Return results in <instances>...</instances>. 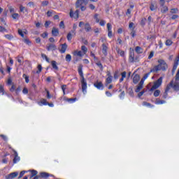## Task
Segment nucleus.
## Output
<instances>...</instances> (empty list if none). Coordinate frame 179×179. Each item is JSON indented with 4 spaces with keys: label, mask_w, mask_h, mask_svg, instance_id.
<instances>
[{
    "label": "nucleus",
    "mask_w": 179,
    "mask_h": 179,
    "mask_svg": "<svg viewBox=\"0 0 179 179\" xmlns=\"http://www.w3.org/2000/svg\"><path fill=\"white\" fill-rule=\"evenodd\" d=\"M172 89H173L175 92H179V83L176 81L172 83Z\"/></svg>",
    "instance_id": "nucleus-13"
},
{
    "label": "nucleus",
    "mask_w": 179,
    "mask_h": 179,
    "mask_svg": "<svg viewBox=\"0 0 179 179\" xmlns=\"http://www.w3.org/2000/svg\"><path fill=\"white\" fill-rule=\"evenodd\" d=\"M54 13H55V12L48 10V11L47 12V16H48V17H50V16H52V15H54Z\"/></svg>",
    "instance_id": "nucleus-41"
},
{
    "label": "nucleus",
    "mask_w": 179,
    "mask_h": 179,
    "mask_svg": "<svg viewBox=\"0 0 179 179\" xmlns=\"http://www.w3.org/2000/svg\"><path fill=\"white\" fill-rule=\"evenodd\" d=\"M70 17H74V19H78L79 17V10H76L73 13V10H70Z\"/></svg>",
    "instance_id": "nucleus-5"
},
{
    "label": "nucleus",
    "mask_w": 179,
    "mask_h": 179,
    "mask_svg": "<svg viewBox=\"0 0 179 179\" xmlns=\"http://www.w3.org/2000/svg\"><path fill=\"white\" fill-rule=\"evenodd\" d=\"M157 62L158 65L154 66L153 69L150 70V72L156 73L159 72V71H163L164 72L167 71L169 66L167 65V63H166V61L159 59Z\"/></svg>",
    "instance_id": "nucleus-1"
},
{
    "label": "nucleus",
    "mask_w": 179,
    "mask_h": 179,
    "mask_svg": "<svg viewBox=\"0 0 179 179\" xmlns=\"http://www.w3.org/2000/svg\"><path fill=\"white\" fill-rule=\"evenodd\" d=\"M134 22H130L129 24V27L130 29H131V30H132V29H134Z\"/></svg>",
    "instance_id": "nucleus-64"
},
{
    "label": "nucleus",
    "mask_w": 179,
    "mask_h": 179,
    "mask_svg": "<svg viewBox=\"0 0 179 179\" xmlns=\"http://www.w3.org/2000/svg\"><path fill=\"white\" fill-rule=\"evenodd\" d=\"M153 55H155V52H153V51L150 52V53L148 56V59H152V58H153Z\"/></svg>",
    "instance_id": "nucleus-53"
},
{
    "label": "nucleus",
    "mask_w": 179,
    "mask_h": 179,
    "mask_svg": "<svg viewBox=\"0 0 179 179\" xmlns=\"http://www.w3.org/2000/svg\"><path fill=\"white\" fill-rule=\"evenodd\" d=\"M54 176L50 175V173H47V172H41L40 173V177H41L42 178H48V177H53Z\"/></svg>",
    "instance_id": "nucleus-16"
},
{
    "label": "nucleus",
    "mask_w": 179,
    "mask_h": 179,
    "mask_svg": "<svg viewBox=\"0 0 179 179\" xmlns=\"http://www.w3.org/2000/svg\"><path fill=\"white\" fill-rule=\"evenodd\" d=\"M164 3H166V1L164 0H159L160 6H164Z\"/></svg>",
    "instance_id": "nucleus-59"
},
{
    "label": "nucleus",
    "mask_w": 179,
    "mask_h": 179,
    "mask_svg": "<svg viewBox=\"0 0 179 179\" xmlns=\"http://www.w3.org/2000/svg\"><path fill=\"white\" fill-rule=\"evenodd\" d=\"M150 71L149 72V73H145V75H144V76L143 77V78L141 79V80H143V83H145V80H146V78H149V75H150Z\"/></svg>",
    "instance_id": "nucleus-28"
},
{
    "label": "nucleus",
    "mask_w": 179,
    "mask_h": 179,
    "mask_svg": "<svg viewBox=\"0 0 179 179\" xmlns=\"http://www.w3.org/2000/svg\"><path fill=\"white\" fill-rule=\"evenodd\" d=\"M4 37H6V38H7V40H12L13 38V35H12V34H6L4 36Z\"/></svg>",
    "instance_id": "nucleus-34"
},
{
    "label": "nucleus",
    "mask_w": 179,
    "mask_h": 179,
    "mask_svg": "<svg viewBox=\"0 0 179 179\" xmlns=\"http://www.w3.org/2000/svg\"><path fill=\"white\" fill-rule=\"evenodd\" d=\"M50 24H51V22L50 21H46L45 22V27H48Z\"/></svg>",
    "instance_id": "nucleus-61"
},
{
    "label": "nucleus",
    "mask_w": 179,
    "mask_h": 179,
    "mask_svg": "<svg viewBox=\"0 0 179 179\" xmlns=\"http://www.w3.org/2000/svg\"><path fill=\"white\" fill-rule=\"evenodd\" d=\"M68 49V45L66 43L61 44V48L59 49V52L61 54H65L66 50Z\"/></svg>",
    "instance_id": "nucleus-9"
},
{
    "label": "nucleus",
    "mask_w": 179,
    "mask_h": 179,
    "mask_svg": "<svg viewBox=\"0 0 179 179\" xmlns=\"http://www.w3.org/2000/svg\"><path fill=\"white\" fill-rule=\"evenodd\" d=\"M51 64H52L53 69L58 71V66H57V62L53 60L51 62Z\"/></svg>",
    "instance_id": "nucleus-24"
},
{
    "label": "nucleus",
    "mask_w": 179,
    "mask_h": 179,
    "mask_svg": "<svg viewBox=\"0 0 179 179\" xmlns=\"http://www.w3.org/2000/svg\"><path fill=\"white\" fill-rule=\"evenodd\" d=\"M96 65L100 68L101 71H103V64H101V62H98L96 63Z\"/></svg>",
    "instance_id": "nucleus-43"
},
{
    "label": "nucleus",
    "mask_w": 179,
    "mask_h": 179,
    "mask_svg": "<svg viewBox=\"0 0 179 179\" xmlns=\"http://www.w3.org/2000/svg\"><path fill=\"white\" fill-rule=\"evenodd\" d=\"M20 12H24V10H26V7L23 6H20Z\"/></svg>",
    "instance_id": "nucleus-58"
},
{
    "label": "nucleus",
    "mask_w": 179,
    "mask_h": 179,
    "mask_svg": "<svg viewBox=\"0 0 179 179\" xmlns=\"http://www.w3.org/2000/svg\"><path fill=\"white\" fill-rule=\"evenodd\" d=\"M94 19H95L96 23H99L100 22V19H99V14L94 15Z\"/></svg>",
    "instance_id": "nucleus-49"
},
{
    "label": "nucleus",
    "mask_w": 179,
    "mask_h": 179,
    "mask_svg": "<svg viewBox=\"0 0 179 179\" xmlns=\"http://www.w3.org/2000/svg\"><path fill=\"white\" fill-rule=\"evenodd\" d=\"M73 55H77V57H83V55H85L84 53L82 52V51H78V50H76L74 51L73 52Z\"/></svg>",
    "instance_id": "nucleus-21"
},
{
    "label": "nucleus",
    "mask_w": 179,
    "mask_h": 179,
    "mask_svg": "<svg viewBox=\"0 0 179 179\" xmlns=\"http://www.w3.org/2000/svg\"><path fill=\"white\" fill-rule=\"evenodd\" d=\"M18 34H20L21 37L24 38V34H23V31H22V29H18Z\"/></svg>",
    "instance_id": "nucleus-51"
},
{
    "label": "nucleus",
    "mask_w": 179,
    "mask_h": 179,
    "mask_svg": "<svg viewBox=\"0 0 179 179\" xmlns=\"http://www.w3.org/2000/svg\"><path fill=\"white\" fill-rule=\"evenodd\" d=\"M166 101L160 99H157L155 100V104H165Z\"/></svg>",
    "instance_id": "nucleus-22"
},
{
    "label": "nucleus",
    "mask_w": 179,
    "mask_h": 179,
    "mask_svg": "<svg viewBox=\"0 0 179 179\" xmlns=\"http://www.w3.org/2000/svg\"><path fill=\"white\" fill-rule=\"evenodd\" d=\"M26 173H27V171H22L20 173V176H18V179L22 178V177H23Z\"/></svg>",
    "instance_id": "nucleus-35"
},
{
    "label": "nucleus",
    "mask_w": 179,
    "mask_h": 179,
    "mask_svg": "<svg viewBox=\"0 0 179 179\" xmlns=\"http://www.w3.org/2000/svg\"><path fill=\"white\" fill-rule=\"evenodd\" d=\"M2 94L3 95L5 94V89L3 88V85H0V94Z\"/></svg>",
    "instance_id": "nucleus-36"
},
{
    "label": "nucleus",
    "mask_w": 179,
    "mask_h": 179,
    "mask_svg": "<svg viewBox=\"0 0 179 179\" xmlns=\"http://www.w3.org/2000/svg\"><path fill=\"white\" fill-rule=\"evenodd\" d=\"M108 50V48L106 45V43L102 44V53L105 57H107V50Z\"/></svg>",
    "instance_id": "nucleus-14"
},
{
    "label": "nucleus",
    "mask_w": 179,
    "mask_h": 179,
    "mask_svg": "<svg viewBox=\"0 0 179 179\" xmlns=\"http://www.w3.org/2000/svg\"><path fill=\"white\" fill-rule=\"evenodd\" d=\"M89 3V0H77L76 2V8H80L82 5H87Z\"/></svg>",
    "instance_id": "nucleus-4"
},
{
    "label": "nucleus",
    "mask_w": 179,
    "mask_h": 179,
    "mask_svg": "<svg viewBox=\"0 0 179 179\" xmlns=\"http://www.w3.org/2000/svg\"><path fill=\"white\" fill-rule=\"evenodd\" d=\"M129 62H135V52H134V50H131L129 52Z\"/></svg>",
    "instance_id": "nucleus-11"
},
{
    "label": "nucleus",
    "mask_w": 179,
    "mask_h": 179,
    "mask_svg": "<svg viewBox=\"0 0 179 179\" xmlns=\"http://www.w3.org/2000/svg\"><path fill=\"white\" fill-rule=\"evenodd\" d=\"M42 6H47L49 3L48 1H43L41 2Z\"/></svg>",
    "instance_id": "nucleus-54"
},
{
    "label": "nucleus",
    "mask_w": 179,
    "mask_h": 179,
    "mask_svg": "<svg viewBox=\"0 0 179 179\" xmlns=\"http://www.w3.org/2000/svg\"><path fill=\"white\" fill-rule=\"evenodd\" d=\"M0 137L2 138V139H3V141H5L6 142V141H8V137L3 134H1Z\"/></svg>",
    "instance_id": "nucleus-55"
},
{
    "label": "nucleus",
    "mask_w": 179,
    "mask_h": 179,
    "mask_svg": "<svg viewBox=\"0 0 179 179\" xmlns=\"http://www.w3.org/2000/svg\"><path fill=\"white\" fill-rule=\"evenodd\" d=\"M64 100L69 103H75V101H76V98H65Z\"/></svg>",
    "instance_id": "nucleus-25"
},
{
    "label": "nucleus",
    "mask_w": 179,
    "mask_h": 179,
    "mask_svg": "<svg viewBox=\"0 0 179 179\" xmlns=\"http://www.w3.org/2000/svg\"><path fill=\"white\" fill-rule=\"evenodd\" d=\"M12 17H13V19H19V14L18 13H13V15H12Z\"/></svg>",
    "instance_id": "nucleus-46"
},
{
    "label": "nucleus",
    "mask_w": 179,
    "mask_h": 179,
    "mask_svg": "<svg viewBox=\"0 0 179 179\" xmlns=\"http://www.w3.org/2000/svg\"><path fill=\"white\" fill-rule=\"evenodd\" d=\"M41 57L43 59H45L46 62H50V59L47 57L45 54L42 53Z\"/></svg>",
    "instance_id": "nucleus-31"
},
{
    "label": "nucleus",
    "mask_w": 179,
    "mask_h": 179,
    "mask_svg": "<svg viewBox=\"0 0 179 179\" xmlns=\"http://www.w3.org/2000/svg\"><path fill=\"white\" fill-rule=\"evenodd\" d=\"M169 96V91H164L163 95H162V99H167Z\"/></svg>",
    "instance_id": "nucleus-37"
},
{
    "label": "nucleus",
    "mask_w": 179,
    "mask_h": 179,
    "mask_svg": "<svg viewBox=\"0 0 179 179\" xmlns=\"http://www.w3.org/2000/svg\"><path fill=\"white\" fill-rule=\"evenodd\" d=\"M179 16L178 15H173L172 17L170 18V20H176V19H178Z\"/></svg>",
    "instance_id": "nucleus-50"
},
{
    "label": "nucleus",
    "mask_w": 179,
    "mask_h": 179,
    "mask_svg": "<svg viewBox=\"0 0 179 179\" xmlns=\"http://www.w3.org/2000/svg\"><path fill=\"white\" fill-rule=\"evenodd\" d=\"M72 34L71 32H69L68 34H67V40L68 41H71V40H72Z\"/></svg>",
    "instance_id": "nucleus-42"
},
{
    "label": "nucleus",
    "mask_w": 179,
    "mask_h": 179,
    "mask_svg": "<svg viewBox=\"0 0 179 179\" xmlns=\"http://www.w3.org/2000/svg\"><path fill=\"white\" fill-rule=\"evenodd\" d=\"M41 103L43 104V106H48V102L47 101V99H41Z\"/></svg>",
    "instance_id": "nucleus-33"
},
{
    "label": "nucleus",
    "mask_w": 179,
    "mask_h": 179,
    "mask_svg": "<svg viewBox=\"0 0 179 179\" xmlns=\"http://www.w3.org/2000/svg\"><path fill=\"white\" fill-rule=\"evenodd\" d=\"M131 36L132 37H135V36H136V31H135L134 29H131Z\"/></svg>",
    "instance_id": "nucleus-56"
},
{
    "label": "nucleus",
    "mask_w": 179,
    "mask_h": 179,
    "mask_svg": "<svg viewBox=\"0 0 179 179\" xmlns=\"http://www.w3.org/2000/svg\"><path fill=\"white\" fill-rule=\"evenodd\" d=\"M16 90V87L13 85L10 89V92H15V90Z\"/></svg>",
    "instance_id": "nucleus-62"
},
{
    "label": "nucleus",
    "mask_w": 179,
    "mask_h": 179,
    "mask_svg": "<svg viewBox=\"0 0 179 179\" xmlns=\"http://www.w3.org/2000/svg\"><path fill=\"white\" fill-rule=\"evenodd\" d=\"M135 51L137 52V54H142L143 52V49H142V48L140 46H136L135 48Z\"/></svg>",
    "instance_id": "nucleus-20"
},
{
    "label": "nucleus",
    "mask_w": 179,
    "mask_h": 179,
    "mask_svg": "<svg viewBox=\"0 0 179 179\" xmlns=\"http://www.w3.org/2000/svg\"><path fill=\"white\" fill-rule=\"evenodd\" d=\"M45 90L47 93V95H46L47 99H51L52 96H51V94H50V91H48V90L47 89H45Z\"/></svg>",
    "instance_id": "nucleus-47"
},
{
    "label": "nucleus",
    "mask_w": 179,
    "mask_h": 179,
    "mask_svg": "<svg viewBox=\"0 0 179 179\" xmlns=\"http://www.w3.org/2000/svg\"><path fill=\"white\" fill-rule=\"evenodd\" d=\"M72 60V56H71V55L68 54L66 55V62H71V61Z\"/></svg>",
    "instance_id": "nucleus-30"
},
{
    "label": "nucleus",
    "mask_w": 179,
    "mask_h": 179,
    "mask_svg": "<svg viewBox=\"0 0 179 179\" xmlns=\"http://www.w3.org/2000/svg\"><path fill=\"white\" fill-rule=\"evenodd\" d=\"M166 45H171V44H173V41H171V40L170 39H168L166 41V43H165Z\"/></svg>",
    "instance_id": "nucleus-44"
},
{
    "label": "nucleus",
    "mask_w": 179,
    "mask_h": 179,
    "mask_svg": "<svg viewBox=\"0 0 179 179\" xmlns=\"http://www.w3.org/2000/svg\"><path fill=\"white\" fill-rule=\"evenodd\" d=\"M148 24H150V23H152V16L148 17Z\"/></svg>",
    "instance_id": "nucleus-63"
},
{
    "label": "nucleus",
    "mask_w": 179,
    "mask_h": 179,
    "mask_svg": "<svg viewBox=\"0 0 179 179\" xmlns=\"http://www.w3.org/2000/svg\"><path fill=\"white\" fill-rule=\"evenodd\" d=\"M143 106H145L146 107H150L152 106V104L150 103H148L146 101L143 102Z\"/></svg>",
    "instance_id": "nucleus-48"
},
{
    "label": "nucleus",
    "mask_w": 179,
    "mask_h": 179,
    "mask_svg": "<svg viewBox=\"0 0 179 179\" xmlns=\"http://www.w3.org/2000/svg\"><path fill=\"white\" fill-rule=\"evenodd\" d=\"M85 30L86 31H89L90 30H92V27H90V24L89 23L85 24Z\"/></svg>",
    "instance_id": "nucleus-29"
},
{
    "label": "nucleus",
    "mask_w": 179,
    "mask_h": 179,
    "mask_svg": "<svg viewBox=\"0 0 179 179\" xmlns=\"http://www.w3.org/2000/svg\"><path fill=\"white\" fill-rule=\"evenodd\" d=\"M94 87H96L99 90H103L104 89V85H103V83L101 81L99 82L96 81L94 83Z\"/></svg>",
    "instance_id": "nucleus-6"
},
{
    "label": "nucleus",
    "mask_w": 179,
    "mask_h": 179,
    "mask_svg": "<svg viewBox=\"0 0 179 179\" xmlns=\"http://www.w3.org/2000/svg\"><path fill=\"white\" fill-rule=\"evenodd\" d=\"M140 79H141V77L139 76V75L136 74L133 78V83H134V85H136V83L139 82Z\"/></svg>",
    "instance_id": "nucleus-18"
},
{
    "label": "nucleus",
    "mask_w": 179,
    "mask_h": 179,
    "mask_svg": "<svg viewBox=\"0 0 179 179\" xmlns=\"http://www.w3.org/2000/svg\"><path fill=\"white\" fill-rule=\"evenodd\" d=\"M17 176H19V173L18 172H13L9 173L8 175L5 176L6 179H13V178H16V177H17Z\"/></svg>",
    "instance_id": "nucleus-8"
},
{
    "label": "nucleus",
    "mask_w": 179,
    "mask_h": 179,
    "mask_svg": "<svg viewBox=\"0 0 179 179\" xmlns=\"http://www.w3.org/2000/svg\"><path fill=\"white\" fill-rule=\"evenodd\" d=\"M83 69V65L80 64L78 66V74L81 78L82 90L83 93H85V92H86V89H87V83L86 82V80H85V77L83 76V71H82Z\"/></svg>",
    "instance_id": "nucleus-2"
},
{
    "label": "nucleus",
    "mask_w": 179,
    "mask_h": 179,
    "mask_svg": "<svg viewBox=\"0 0 179 179\" xmlns=\"http://www.w3.org/2000/svg\"><path fill=\"white\" fill-rule=\"evenodd\" d=\"M22 93L24 94H27V93H29V90H27V88L24 87L22 90Z\"/></svg>",
    "instance_id": "nucleus-60"
},
{
    "label": "nucleus",
    "mask_w": 179,
    "mask_h": 179,
    "mask_svg": "<svg viewBox=\"0 0 179 179\" xmlns=\"http://www.w3.org/2000/svg\"><path fill=\"white\" fill-rule=\"evenodd\" d=\"M31 176H30V178H33V177H36V176H37V174H38V172H37V171H35V170H32L31 171Z\"/></svg>",
    "instance_id": "nucleus-27"
},
{
    "label": "nucleus",
    "mask_w": 179,
    "mask_h": 179,
    "mask_svg": "<svg viewBox=\"0 0 179 179\" xmlns=\"http://www.w3.org/2000/svg\"><path fill=\"white\" fill-rule=\"evenodd\" d=\"M116 52H117L120 57H124V55H125V52L120 49L118 47H116Z\"/></svg>",
    "instance_id": "nucleus-19"
},
{
    "label": "nucleus",
    "mask_w": 179,
    "mask_h": 179,
    "mask_svg": "<svg viewBox=\"0 0 179 179\" xmlns=\"http://www.w3.org/2000/svg\"><path fill=\"white\" fill-rule=\"evenodd\" d=\"M13 152L14 153V159L13 160V163L14 164H16V163H17V162H20V157H19V155H17V152H16V150H15V149H13Z\"/></svg>",
    "instance_id": "nucleus-7"
},
{
    "label": "nucleus",
    "mask_w": 179,
    "mask_h": 179,
    "mask_svg": "<svg viewBox=\"0 0 179 179\" xmlns=\"http://www.w3.org/2000/svg\"><path fill=\"white\" fill-rule=\"evenodd\" d=\"M170 12L173 14L178 13V8H171Z\"/></svg>",
    "instance_id": "nucleus-38"
},
{
    "label": "nucleus",
    "mask_w": 179,
    "mask_h": 179,
    "mask_svg": "<svg viewBox=\"0 0 179 179\" xmlns=\"http://www.w3.org/2000/svg\"><path fill=\"white\" fill-rule=\"evenodd\" d=\"M108 31H111L112 26L110 23L107 24Z\"/></svg>",
    "instance_id": "nucleus-57"
},
{
    "label": "nucleus",
    "mask_w": 179,
    "mask_h": 179,
    "mask_svg": "<svg viewBox=\"0 0 179 179\" xmlns=\"http://www.w3.org/2000/svg\"><path fill=\"white\" fill-rule=\"evenodd\" d=\"M22 78H24L26 83H29V82H30L29 80V76H27L26 74H23Z\"/></svg>",
    "instance_id": "nucleus-39"
},
{
    "label": "nucleus",
    "mask_w": 179,
    "mask_h": 179,
    "mask_svg": "<svg viewBox=\"0 0 179 179\" xmlns=\"http://www.w3.org/2000/svg\"><path fill=\"white\" fill-rule=\"evenodd\" d=\"M58 34H59V31L58 30V29L53 27L52 29V35L55 37H57Z\"/></svg>",
    "instance_id": "nucleus-17"
},
{
    "label": "nucleus",
    "mask_w": 179,
    "mask_h": 179,
    "mask_svg": "<svg viewBox=\"0 0 179 179\" xmlns=\"http://www.w3.org/2000/svg\"><path fill=\"white\" fill-rule=\"evenodd\" d=\"M154 96L155 97H159V96H160V90H156L154 92Z\"/></svg>",
    "instance_id": "nucleus-32"
},
{
    "label": "nucleus",
    "mask_w": 179,
    "mask_h": 179,
    "mask_svg": "<svg viewBox=\"0 0 179 179\" xmlns=\"http://www.w3.org/2000/svg\"><path fill=\"white\" fill-rule=\"evenodd\" d=\"M169 10V7L166 6H162L161 12L162 13H166V12H168Z\"/></svg>",
    "instance_id": "nucleus-26"
},
{
    "label": "nucleus",
    "mask_w": 179,
    "mask_h": 179,
    "mask_svg": "<svg viewBox=\"0 0 179 179\" xmlns=\"http://www.w3.org/2000/svg\"><path fill=\"white\" fill-rule=\"evenodd\" d=\"M43 69V67L41 66V64L38 65V71H36V73H40Z\"/></svg>",
    "instance_id": "nucleus-45"
},
{
    "label": "nucleus",
    "mask_w": 179,
    "mask_h": 179,
    "mask_svg": "<svg viewBox=\"0 0 179 179\" xmlns=\"http://www.w3.org/2000/svg\"><path fill=\"white\" fill-rule=\"evenodd\" d=\"M150 10H152V11L156 10V6H155L153 3H152V4L150 5Z\"/></svg>",
    "instance_id": "nucleus-52"
},
{
    "label": "nucleus",
    "mask_w": 179,
    "mask_h": 179,
    "mask_svg": "<svg viewBox=\"0 0 179 179\" xmlns=\"http://www.w3.org/2000/svg\"><path fill=\"white\" fill-rule=\"evenodd\" d=\"M143 88V80H141L135 90L136 93H139V92H141V90H142Z\"/></svg>",
    "instance_id": "nucleus-12"
},
{
    "label": "nucleus",
    "mask_w": 179,
    "mask_h": 179,
    "mask_svg": "<svg viewBox=\"0 0 179 179\" xmlns=\"http://www.w3.org/2000/svg\"><path fill=\"white\" fill-rule=\"evenodd\" d=\"M163 83V77H160L157 80L154 82L152 87L150 89V92H153L157 89H159Z\"/></svg>",
    "instance_id": "nucleus-3"
},
{
    "label": "nucleus",
    "mask_w": 179,
    "mask_h": 179,
    "mask_svg": "<svg viewBox=\"0 0 179 179\" xmlns=\"http://www.w3.org/2000/svg\"><path fill=\"white\" fill-rule=\"evenodd\" d=\"M81 50L82 51H83V54H86V52H87V48H86V46L83 45L81 47Z\"/></svg>",
    "instance_id": "nucleus-40"
},
{
    "label": "nucleus",
    "mask_w": 179,
    "mask_h": 179,
    "mask_svg": "<svg viewBox=\"0 0 179 179\" xmlns=\"http://www.w3.org/2000/svg\"><path fill=\"white\" fill-rule=\"evenodd\" d=\"M173 83H174V80H171V82L166 85L165 90L166 92H170L171 89H173Z\"/></svg>",
    "instance_id": "nucleus-15"
},
{
    "label": "nucleus",
    "mask_w": 179,
    "mask_h": 179,
    "mask_svg": "<svg viewBox=\"0 0 179 179\" xmlns=\"http://www.w3.org/2000/svg\"><path fill=\"white\" fill-rule=\"evenodd\" d=\"M113 82V77H108L106 80V86H108Z\"/></svg>",
    "instance_id": "nucleus-23"
},
{
    "label": "nucleus",
    "mask_w": 179,
    "mask_h": 179,
    "mask_svg": "<svg viewBox=\"0 0 179 179\" xmlns=\"http://www.w3.org/2000/svg\"><path fill=\"white\" fill-rule=\"evenodd\" d=\"M46 50H48V51H55L57 50V45L54 43L48 44L46 46Z\"/></svg>",
    "instance_id": "nucleus-10"
}]
</instances>
